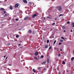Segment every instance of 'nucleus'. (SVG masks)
<instances>
[{
    "instance_id": "obj_1",
    "label": "nucleus",
    "mask_w": 74,
    "mask_h": 74,
    "mask_svg": "<svg viewBox=\"0 0 74 74\" xmlns=\"http://www.w3.org/2000/svg\"><path fill=\"white\" fill-rule=\"evenodd\" d=\"M56 8H57V10H58V11H59L60 12L62 10V7H61L60 6L57 7Z\"/></svg>"
},
{
    "instance_id": "obj_2",
    "label": "nucleus",
    "mask_w": 74,
    "mask_h": 74,
    "mask_svg": "<svg viewBox=\"0 0 74 74\" xmlns=\"http://www.w3.org/2000/svg\"><path fill=\"white\" fill-rule=\"evenodd\" d=\"M18 6H19V4L16 3L14 7H15V8H17V7H18Z\"/></svg>"
},
{
    "instance_id": "obj_3",
    "label": "nucleus",
    "mask_w": 74,
    "mask_h": 74,
    "mask_svg": "<svg viewBox=\"0 0 74 74\" xmlns=\"http://www.w3.org/2000/svg\"><path fill=\"white\" fill-rule=\"evenodd\" d=\"M38 55V52L37 51H36L35 53V56H37Z\"/></svg>"
},
{
    "instance_id": "obj_4",
    "label": "nucleus",
    "mask_w": 74,
    "mask_h": 74,
    "mask_svg": "<svg viewBox=\"0 0 74 74\" xmlns=\"http://www.w3.org/2000/svg\"><path fill=\"white\" fill-rule=\"evenodd\" d=\"M42 68V67H38L37 68V69L39 71H41V68Z\"/></svg>"
},
{
    "instance_id": "obj_5",
    "label": "nucleus",
    "mask_w": 74,
    "mask_h": 74,
    "mask_svg": "<svg viewBox=\"0 0 74 74\" xmlns=\"http://www.w3.org/2000/svg\"><path fill=\"white\" fill-rule=\"evenodd\" d=\"M37 15L36 14H34L33 15H32V17L33 18H35V16H37Z\"/></svg>"
},
{
    "instance_id": "obj_6",
    "label": "nucleus",
    "mask_w": 74,
    "mask_h": 74,
    "mask_svg": "<svg viewBox=\"0 0 74 74\" xmlns=\"http://www.w3.org/2000/svg\"><path fill=\"white\" fill-rule=\"evenodd\" d=\"M47 63L46 61L43 62H42V65L45 64V63Z\"/></svg>"
},
{
    "instance_id": "obj_7",
    "label": "nucleus",
    "mask_w": 74,
    "mask_h": 74,
    "mask_svg": "<svg viewBox=\"0 0 74 74\" xmlns=\"http://www.w3.org/2000/svg\"><path fill=\"white\" fill-rule=\"evenodd\" d=\"M23 1L24 2V3H25V4H27V2L26 0H23Z\"/></svg>"
},
{
    "instance_id": "obj_8",
    "label": "nucleus",
    "mask_w": 74,
    "mask_h": 74,
    "mask_svg": "<svg viewBox=\"0 0 74 74\" xmlns=\"http://www.w3.org/2000/svg\"><path fill=\"white\" fill-rule=\"evenodd\" d=\"M28 18L29 17H26L25 18L24 20L26 21V20H27V19H28Z\"/></svg>"
},
{
    "instance_id": "obj_9",
    "label": "nucleus",
    "mask_w": 74,
    "mask_h": 74,
    "mask_svg": "<svg viewBox=\"0 0 74 74\" xmlns=\"http://www.w3.org/2000/svg\"><path fill=\"white\" fill-rule=\"evenodd\" d=\"M47 62L48 63H49V59L48 58L47 59Z\"/></svg>"
},
{
    "instance_id": "obj_10",
    "label": "nucleus",
    "mask_w": 74,
    "mask_h": 74,
    "mask_svg": "<svg viewBox=\"0 0 74 74\" xmlns=\"http://www.w3.org/2000/svg\"><path fill=\"white\" fill-rule=\"evenodd\" d=\"M62 29H66V27H65V26H62Z\"/></svg>"
},
{
    "instance_id": "obj_11",
    "label": "nucleus",
    "mask_w": 74,
    "mask_h": 74,
    "mask_svg": "<svg viewBox=\"0 0 74 74\" xmlns=\"http://www.w3.org/2000/svg\"><path fill=\"white\" fill-rule=\"evenodd\" d=\"M71 25H72V27H74V23L73 22V23H72Z\"/></svg>"
},
{
    "instance_id": "obj_12",
    "label": "nucleus",
    "mask_w": 74,
    "mask_h": 74,
    "mask_svg": "<svg viewBox=\"0 0 74 74\" xmlns=\"http://www.w3.org/2000/svg\"><path fill=\"white\" fill-rule=\"evenodd\" d=\"M28 32L29 33H32V30H29Z\"/></svg>"
},
{
    "instance_id": "obj_13",
    "label": "nucleus",
    "mask_w": 74,
    "mask_h": 74,
    "mask_svg": "<svg viewBox=\"0 0 74 74\" xmlns=\"http://www.w3.org/2000/svg\"><path fill=\"white\" fill-rule=\"evenodd\" d=\"M10 9L11 10H12V6L11 5L10 6Z\"/></svg>"
},
{
    "instance_id": "obj_14",
    "label": "nucleus",
    "mask_w": 74,
    "mask_h": 74,
    "mask_svg": "<svg viewBox=\"0 0 74 74\" xmlns=\"http://www.w3.org/2000/svg\"><path fill=\"white\" fill-rule=\"evenodd\" d=\"M5 9L4 8H1V9H0V10L1 11H2V10H5Z\"/></svg>"
},
{
    "instance_id": "obj_15",
    "label": "nucleus",
    "mask_w": 74,
    "mask_h": 74,
    "mask_svg": "<svg viewBox=\"0 0 74 74\" xmlns=\"http://www.w3.org/2000/svg\"><path fill=\"white\" fill-rule=\"evenodd\" d=\"M45 48H48V45H47L45 46Z\"/></svg>"
},
{
    "instance_id": "obj_16",
    "label": "nucleus",
    "mask_w": 74,
    "mask_h": 74,
    "mask_svg": "<svg viewBox=\"0 0 74 74\" xmlns=\"http://www.w3.org/2000/svg\"><path fill=\"white\" fill-rule=\"evenodd\" d=\"M33 71V72H34V73H36V71H35V69H33L32 70Z\"/></svg>"
},
{
    "instance_id": "obj_17",
    "label": "nucleus",
    "mask_w": 74,
    "mask_h": 74,
    "mask_svg": "<svg viewBox=\"0 0 74 74\" xmlns=\"http://www.w3.org/2000/svg\"><path fill=\"white\" fill-rule=\"evenodd\" d=\"M74 57H73L71 58V60H72V61H73V60H74Z\"/></svg>"
},
{
    "instance_id": "obj_18",
    "label": "nucleus",
    "mask_w": 74,
    "mask_h": 74,
    "mask_svg": "<svg viewBox=\"0 0 74 74\" xmlns=\"http://www.w3.org/2000/svg\"><path fill=\"white\" fill-rule=\"evenodd\" d=\"M47 18H49V19H52V17H50L49 16L47 17Z\"/></svg>"
},
{
    "instance_id": "obj_19",
    "label": "nucleus",
    "mask_w": 74,
    "mask_h": 74,
    "mask_svg": "<svg viewBox=\"0 0 74 74\" xmlns=\"http://www.w3.org/2000/svg\"><path fill=\"white\" fill-rule=\"evenodd\" d=\"M40 58H44V56L42 55V56H41V57H40Z\"/></svg>"
},
{
    "instance_id": "obj_20",
    "label": "nucleus",
    "mask_w": 74,
    "mask_h": 74,
    "mask_svg": "<svg viewBox=\"0 0 74 74\" xmlns=\"http://www.w3.org/2000/svg\"><path fill=\"white\" fill-rule=\"evenodd\" d=\"M60 42H63V40L61 39L60 40Z\"/></svg>"
},
{
    "instance_id": "obj_21",
    "label": "nucleus",
    "mask_w": 74,
    "mask_h": 74,
    "mask_svg": "<svg viewBox=\"0 0 74 74\" xmlns=\"http://www.w3.org/2000/svg\"><path fill=\"white\" fill-rule=\"evenodd\" d=\"M56 40H55L53 42V44H55V43H56Z\"/></svg>"
},
{
    "instance_id": "obj_22",
    "label": "nucleus",
    "mask_w": 74,
    "mask_h": 74,
    "mask_svg": "<svg viewBox=\"0 0 74 74\" xmlns=\"http://www.w3.org/2000/svg\"><path fill=\"white\" fill-rule=\"evenodd\" d=\"M52 49V47L50 46L49 49Z\"/></svg>"
},
{
    "instance_id": "obj_23",
    "label": "nucleus",
    "mask_w": 74,
    "mask_h": 74,
    "mask_svg": "<svg viewBox=\"0 0 74 74\" xmlns=\"http://www.w3.org/2000/svg\"><path fill=\"white\" fill-rule=\"evenodd\" d=\"M19 37V35H17L16 36V38H18V37Z\"/></svg>"
},
{
    "instance_id": "obj_24",
    "label": "nucleus",
    "mask_w": 74,
    "mask_h": 74,
    "mask_svg": "<svg viewBox=\"0 0 74 74\" xmlns=\"http://www.w3.org/2000/svg\"><path fill=\"white\" fill-rule=\"evenodd\" d=\"M34 59H36V60H37V59H38V58H37L36 57H34Z\"/></svg>"
},
{
    "instance_id": "obj_25",
    "label": "nucleus",
    "mask_w": 74,
    "mask_h": 74,
    "mask_svg": "<svg viewBox=\"0 0 74 74\" xmlns=\"http://www.w3.org/2000/svg\"><path fill=\"white\" fill-rule=\"evenodd\" d=\"M63 16V14H60L59 16V17H60V16Z\"/></svg>"
},
{
    "instance_id": "obj_26",
    "label": "nucleus",
    "mask_w": 74,
    "mask_h": 74,
    "mask_svg": "<svg viewBox=\"0 0 74 74\" xmlns=\"http://www.w3.org/2000/svg\"><path fill=\"white\" fill-rule=\"evenodd\" d=\"M62 64H65V61H63V62Z\"/></svg>"
},
{
    "instance_id": "obj_27",
    "label": "nucleus",
    "mask_w": 74,
    "mask_h": 74,
    "mask_svg": "<svg viewBox=\"0 0 74 74\" xmlns=\"http://www.w3.org/2000/svg\"><path fill=\"white\" fill-rule=\"evenodd\" d=\"M49 42V40H47V43H48Z\"/></svg>"
},
{
    "instance_id": "obj_28",
    "label": "nucleus",
    "mask_w": 74,
    "mask_h": 74,
    "mask_svg": "<svg viewBox=\"0 0 74 74\" xmlns=\"http://www.w3.org/2000/svg\"><path fill=\"white\" fill-rule=\"evenodd\" d=\"M61 38L62 39H63V40H65V39H64V37H62Z\"/></svg>"
},
{
    "instance_id": "obj_29",
    "label": "nucleus",
    "mask_w": 74,
    "mask_h": 74,
    "mask_svg": "<svg viewBox=\"0 0 74 74\" xmlns=\"http://www.w3.org/2000/svg\"><path fill=\"white\" fill-rule=\"evenodd\" d=\"M67 23L68 24H70V21H68Z\"/></svg>"
},
{
    "instance_id": "obj_30",
    "label": "nucleus",
    "mask_w": 74,
    "mask_h": 74,
    "mask_svg": "<svg viewBox=\"0 0 74 74\" xmlns=\"http://www.w3.org/2000/svg\"><path fill=\"white\" fill-rule=\"evenodd\" d=\"M60 55H61L60 54H58V57H59V56H60Z\"/></svg>"
},
{
    "instance_id": "obj_31",
    "label": "nucleus",
    "mask_w": 74,
    "mask_h": 74,
    "mask_svg": "<svg viewBox=\"0 0 74 74\" xmlns=\"http://www.w3.org/2000/svg\"><path fill=\"white\" fill-rule=\"evenodd\" d=\"M55 24V23H53L52 24V25H54Z\"/></svg>"
},
{
    "instance_id": "obj_32",
    "label": "nucleus",
    "mask_w": 74,
    "mask_h": 74,
    "mask_svg": "<svg viewBox=\"0 0 74 74\" xmlns=\"http://www.w3.org/2000/svg\"><path fill=\"white\" fill-rule=\"evenodd\" d=\"M4 14H5L6 13V12L5 11H4Z\"/></svg>"
},
{
    "instance_id": "obj_33",
    "label": "nucleus",
    "mask_w": 74,
    "mask_h": 74,
    "mask_svg": "<svg viewBox=\"0 0 74 74\" xmlns=\"http://www.w3.org/2000/svg\"><path fill=\"white\" fill-rule=\"evenodd\" d=\"M35 32L34 31H33V34H34Z\"/></svg>"
},
{
    "instance_id": "obj_34",
    "label": "nucleus",
    "mask_w": 74,
    "mask_h": 74,
    "mask_svg": "<svg viewBox=\"0 0 74 74\" xmlns=\"http://www.w3.org/2000/svg\"><path fill=\"white\" fill-rule=\"evenodd\" d=\"M55 20H56V21H57V18H55Z\"/></svg>"
},
{
    "instance_id": "obj_35",
    "label": "nucleus",
    "mask_w": 74,
    "mask_h": 74,
    "mask_svg": "<svg viewBox=\"0 0 74 74\" xmlns=\"http://www.w3.org/2000/svg\"><path fill=\"white\" fill-rule=\"evenodd\" d=\"M60 44H62V43L59 42V45H60Z\"/></svg>"
},
{
    "instance_id": "obj_36",
    "label": "nucleus",
    "mask_w": 74,
    "mask_h": 74,
    "mask_svg": "<svg viewBox=\"0 0 74 74\" xmlns=\"http://www.w3.org/2000/svg\"><path fill=\"white\" fill-rule=\"evenodd\" d=\"M16 21H18V19L16 18Z\"/></svg>"
},
{
    "instance_id": "obj_37",
    "label": "nucleus",
    "mask_w": 74,
    "mask_h": 74,
    "mask_svg": "<svg viewBox=\"0 0 74 74\" xmlns=\"http://www.w3.org/2000/svg\"><path fill=\"white\" fill-rule=\"evenodd\" d=\"M43 69V70H44L45 71V70H46L45 68H44V69Z\"/></svg>"
},
{
    "instance_id": "obj_38",
    "label": "nucleus",
    "mask_w": 74,
    "mask_h": 74,
    "mask_svg": "<svg viewBox=\"0 0 74 74\" xmlns=\"http://www.w3.org/2000/svg\"><path fill=\"white\" fill-rule=\"evenodd\" d=\"M7 58H8V57L6 58H5V60H7Z\"/></svg>"
},
{
    "instance_id": "obj_39",
    "label": "nucleus",
    "mask_w": 74,
    "mask_h": 74,
    "mask_svg": "<svg viewBox=\"0 0 74 74\" xmlns=\"http://www.w3.org/2000/svg\"><path fill=\"white\" fill-rule=\"evenodd\" d=\"M21 45V44H18V45H19V46Z\"/></svg>"
},
{
    "instance_id": "obj_40",
    "label": "nucleus",
    "mask_w": 74,
    "mask_h": 74,
    "mask_svg": "<svg viewBox=\"0 0 74 74\" xmlns=\"http://www.w3.org/2000/svg\"><path fill=\"white\" fill-rule=\"evenodd\" d=\"M71 32H73V30H72V29H71Z\"/></svg>"
},
{
    "instance_id": "obj_41",
    "label": "nucleus",
    "mask_w": 74,
    "mask_h": 74,
    "mask_svg": "<svg viewBox=\"0 0 74 74\" xmlns=\"http://www.w3.org/2000/svg\"><path fill=\"white\" fill-rule=\"evenodd\" d=\"M6 56V55H5V56H4V58H5Z\"/></svg>"
},
{
    "instance_id": "obj_42",
    "label": "nucleus",
    "mask_w": 74,
    "mask_h": 74,
    "mask_svg": "<svg viewBox=\"0 0 74 74\" xmlns=\"http://www.w3.org/2000/svg\"><path fill=\"white\" fill-rule=\"evenodd\" d=\"M64 32H66V31H65V30H64Z\"/></svg>"
},
{
    "instance_id": "obj_43",
    "label": "nucleus",
    "mask_w": 74,
    "mask_h": 74,
    "mask_svg": "<svg viewBox=\"0 0 74 74\" xmlns=\"http://www.w3.org/2000/svg\"><path fill=\"white\" fill-rule=\"evenodd\" d=\"M9 66H12V65H11V64H9Z\"/></svg>"
},
{
    "instance_id": "obj_44",
    "label": "nucleus",
    "mask_w": 74,
    "mask_h": 74,
    "mask_svg": "<svg viewBox=\"0 0 74 74\" xmlns=\"http://www.w3.org/2000/svg\"><path fill=\"white\" fill-rule=\"evenodd\" d=\"M19 30H21V29H19Z\"/></svg>"
},
{
    "instance_id": "obj_45",
    "label": "nucleus",
    "mask_w": 74,
    "mask_h": 74,
    "mask_svg": "<svg viewBox=\"0 0 74 74\" xmlns=\"http://www.w3.org/2000/svg\"><path fill=\"white\" fill-rule=\"evenodd\" d=\"M60 51H62V50L61 49H60Z\"/></svg>"
},
{
    "instance_id": "obj_46",
    "label": "nucleus",
    "mask_w": 74,
    "mask_h": 74,
    "mask_svg": "<svg viewBox=\"0 0 74 74\" xmlns=\"http://www.w3.org/2000/svg\"><path fill=\"white\" fill-rule=\"evenodd\" d=\"M58 74H61V73H60V72H59Z\"/></svg>"
},
{
    "instance_id": "obj_47",
    "label": "nucleus",
    "mask_w": 74,
    "mask_h": 74,
    "mask_svg": "<svg viewBox=\"0 0 74 74\" xmlns=\"http://www.w3.org/2000/svg\"><path fill=\"white\" fill-rule=\"evenodd\" d=\"M5 16H7V15L6 14H5Z\"/></svg>"
},
{
    "instance_id": "obj_48",
    "label": "nucleus",
    "mask_w": 74,
    "mask_h": 74,
    "mask_svg": "<svg viewBox=\"0 0 74 74\" xmlns=\"http://www.w3.org/2000/svg\"><path fill=\"white\" fill-rule=\"evenodd\" d=\"M23 48V47H20V48Z\"/></svg>"
},
{
    "instance_id": "obj_49",
    "label": "nucleus",
    "mask_w": 74,
    "mask_h": 74,
    "mask_svg": "<svg viewBox=\"0 0 74 74\" xmlns=\"http://www.w3.org/2000/svg\"><path fill=\"white\" fill-rule=\"evenodd\" d=\"M44 19H45V20H46V19H45V18Z\"/></svg>"
},
{
    "instance_id": "obj_50",
    "label": "nucleus",
    "mask_w": 74,
    "mask_h": 74,
    "mask_svg": "<svg viewBox=\"0 0 74 74\" xmlns=\"http://www.w3.org/2000/svg\"><path fill=\"white\" fill-rule=\"evenodd\" d=\"M2 2V1H0V3H1Z\"/></svg>"
},
{
    "instance_id": "obj_51",
    "label": "nucleus",
    "mask_w": 74,
    "mask_h": 74,
    "mask_svg": "<svg viewBox=\"0 0 74 74\" xmlns=\"http://www.w3.org/2000/svg\"><path fill=\"white\" fill-rule=\"evenodd\" d=\"M67 72H69V71H67Z\"/></svg>"
},
{
    "instance_id": "obj_52",
    "label": "nucleus",
    "mask_w": 74,
    "mask_h": 74,
    "mask_svg": "<svg viewBox=\"0 0 74 74\" xmlns=\"http://www.w3.org/2000/svg\"><path fill=\"white\" fill-rule=\"evenodd\" d=\"M57 49H58V48H57Z\"/></svg>"
},
{
    "instance_id": "obj_53",
    "label": "nucleus",
    "mask_w": 74,
    "mask_h": 74,
    "mask_svg": "<svg viewBox=\"0 0 74 74\" xmlns=\"http://www.w3.org/2000/svg\"><path fill=\"white\" fill-rule=\"evenodd\" d=\"M38 0V1H40V0Z\"/></svg>"
},
{
    "instance_id": "obj_54",
    "label": "nucleus",
    "mask_w": 74,
    "mask_h": 74,
    "mask_svg": "<svg viewBox=\"0 0 74 74\" xmlns=\"http://www.w3.org/2000/svg\"><path fill=\"white\" fill-rule=\"evenodd\" d=\"M17 14H18V13H17Z\"/></svg>"
},
{
    "instance_id": "obj_55",
    "label": "nucleus",
    "mask_w": 74,
    "mask_h": 74,
    "mask_svg": "<svg viewBox=\"0 0 74 74\" xmlns=\"http://www.w3.org/2000/svg\"><path fill=\"white\" fill-rule=\"evenodd\" d=\"M20 42H22V41H20Z\"/></svg>"
}]
</instances>
